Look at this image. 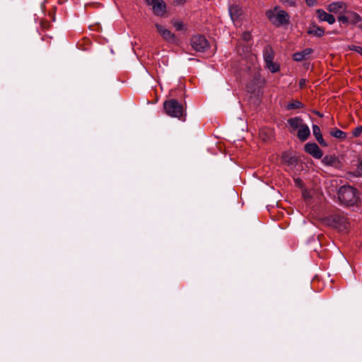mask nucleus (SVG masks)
Segmentation results:
<instances>
[{
	"mask_svg": "<svg viewBox=\"0 0 362 362\" xmlns=\"http://www.w3.org/2000/svg\"><path fill=\"white\" fill-rule=\"evenodd\" d=\"M338 197L346 205H354L358 200L356 189L351 186L346 185L339 188Z\"/></svg>",
	"mask_w": 362,
	"mask_h": 362,
	"instance_id": "nucleus-1",
	"label": "nucleus"
},
{
	"mask_svg": "<svg viewBox=\"0 0 362 362\" xmlns=\"http://www.w3.org/2000/svg\"><path fill=\"white\" fill-rule=\"evenodd\" d=\"M266 14L269 20L276 25H281L288 23L289 17L288 13L285 11L280 9L278 6L269 10Z\"/></svg>",
	"mask_w": 362,
	"mask_h": 362,
	"instance_id": "nucleus-2",
	"label": "nucleus"
},
{
	"mask_svg": "<svg viewBox=\"0 0 362 362\" xmlns=\"http://www.w3.org/2000/svg\"><path fill=\"white\" fill-rule=\"evenodd\" d=\"M165 112L169 116L180 118L183 114V108L176 100L165 101L163 104Z\"/></svg>",
	"mask_w": 362,
	"mask_h": 362,
	"instance_id": "nucleus-3",
	"label": "nucleus"
},
{
	"mask_svg": "<svg viewBox=\"0 0 362 362\" xmlns=\"http://www.w3.org/2000/svg\"><path fill=\"white\" fill-rule=\"evenodd\" d=\"M191 46L197 52H204L209 47V42L205 37L195 35L191 39Z\"/></svg>",
	"mask_w": 362,
	"mask_h": 362,
	"instance_id": "nucleus-4",
	"label": "nucleus"
},
{
	"mask_svg": "<svg viewBox=\"0 0 362 362\" xmlns=\"http://www.w3.org/2000/svg\"><path fill=\"white\" fill-rule=\"evenodd\" d=\"M155 26L163 40L170 43L176 44L177 42L175 35L170 30L158 23H156Z\"/></svg>",
	"mask_w": 362,
	"mask_h": 362,
	"instance_id": "nucleus-5",
	"label": "nucleus"
},
{
	"mask_svg": "<svg viewBox=\"0 0 362 362\" xmlns=\"http://www.w3.org/2000/svg\"><path fill=\"white\" fill-rule=\"evenodd\" d=\"M146 3L152 6L153 13L156 16H163L166 11V4L163 0H146Z\"/></svg>",
	"mask_w": 362,
	"mask_h": 362,
	"instance_id": "nucleus-6",
	"label": "nucleus"
},
{
	"mask_svg": "<svg viewBox=\"0 0 362 362\" xmlns=\"http://www.w3.org/2000/svg\"><path fill=\"white\" fill-rule=\"evenodd\" d=\"M329 224L339 230H344L348 228L349 223L346 217L335 215L332 216Z\"/></svg>",
	"mask_w": 362,
	"mask_h": 362,
	"instance_id": "nucleus-7",
	"label": "nucleus"
},
{
	"mask_svg": "<svg viewBox=\"0 0 362 362\" xmlns=\"http://www.w3.org/2000/svg\"><path fill=\"white\" fill-rule=\"evenodd\" d=\"M305 150L307 153L312 155L315 158H321L322 152L319 146L315 143H308L305 146Z\"/></svg>",
	"mask_w": 362,
	"mask_h": 362,
	"instance_id": "nucleus-8",
	"label": "nucleus"
},
{
	"mask_svg": "<svg viewBox=\"0 0 362 362\" xmlns=\"http://www.w3.org/2000/svg\"><path fill=\"white\" fill-rule=\"evenodd\" d=\"M303 124V120L300 117H295L288 119L287 124L289 129V132L293 133L302 126Z\"/></svg>",
	"mask_w": 362,
	"mask_h": 362,
	"instance_id": "nucleus-9",
	"label": "nucleus"
},
{
	"mask_svg": "<svg viewBox=\"0 0 362 362\" xmlns=\"http://www.w3.org/2000/svg\"><path fill=\"white\" fill-rule=\"evenodd\" d=\"M346 5L341 1L333 2L328 6V11L334 13H341V12L346 13Z\"/></svg>",
	"mask_w": 362,
	"mask_h": 362,
	"instance_id": "nucleus-10",
	"label": "nucleus"
},
{
	"mask_svg": "<svg viewBox=\"0 0 362 362\" xmlns=\"http://www.w3.org/2000/svg\"><path fill=\"white\" fill-rule=\"evenodd\" d=\"M317 16L322 21H326L329 24H333L335 22L334 16L325 12L322 9H318L316 11Z\"/></svg>",
	"mask_w": 362,
	"mask_h": 362,
	"instance_id": "nucleus-11",
	"label": "nucleus"
},
{
	"mask_svg": "<svg viewBox=\"0 0 362 362\" xmlns=\"http://www.w3.org/2000/svg\"><path fill=\"white\" fill-rule=\"evenodd\" d=\"M310 132L308 126L303 124L298 132V137L301 141H305L310 136Z\"/></svg>",
	"mask_w": 362,
	"mask_h": 362,
	"instance_id": "nucleus-12",
	"label": "nucleus"
},
{
	"mask_svg": "<svg viewBox=\"0 0 362 362\" xmlns=\"http://www.w3.org/2000/svg\"><path fill=\"white\" fill-rule=\"evenodd\" d=\"M229 14L232 21L235 23L238 18L242 15V9L238 5L229 7Z\"/></svg>",
	"mask_w": 362,
	"mask_h": 362,
	"instance_id": "nucleus-13",
	"label": "nucleus"
},
{
	"mask_svg": "<svg viewBox=\"0 0 362 362\" xmlns=\"http://www.w3.org/2000/svg\"><path fill=\"white\" fill-rule=\"evenodd\" d=\"M263 57H264V60L265 62V64L270 63L271 62L273 61L274 57V52L270 46L267 45L264 48Z\"/></svg>",
	"mask_w": 362,
	"mask_h": 362,
	"instance_id": "nucleus-14",
	"label": "nucleus"
},
{
	"mask_svg": "<svg viewBox=\"0 0 362 362\" xmlns=\"http://www.w3.org/2000/svg\"><path fill=\"white\" fill-rule=\"evenodd\" d=\"M313 52L310 48H307L300 52H296L293 54V57L295 61L300 62L305 59L309 54Z\"/></svg>",
	"mask_w": 362,
	"mask_h": 362,
	"instance_id": "nucleus-15",
	"label": "nucleus"
},
{
	"mask_svg": "<svg viewBox=\"0 0 362 362\" xmlns=\"http://www.w3.org/2000/svg\"><path fill=\"white\" fill-rule=\"evenodd\" d=\"M313 135L315 136L317 141L320 144V145H322L323 146H327V144L325 141V140L322 138V136L321 132H320V129L317 125L314 124L313 126Z\"/></svg>",
	"mask_w": 362,
	"mask_h": 362,
	"instance_id": "nucleus-16",
	"label": "nucleus"
},
{
	"mask_svg": "<svg viewBox=\"0 0 362 362\" xmlns=\"http://www.w3.org/2000/svg\"><path fill=\"white\" fill-rule=\"evenodd\" d=\"M346 13L349 15V23L351 25H357L358 22L361 21V16L354 11H346Z\"/></svg>",
	"mask_w": 362,
	"mask_h": 362,
	"instance_id": "nucleus-17",
	"label": "nucleus"
},
{
	"mask_svg": "<svg viewBox=\"0 0 362 362\" xmlns=\"http://www.w3.org/2000/svg\"><path fill=\"white\" fill-rule=\"evenodd\" d=\"M308 33L317 37H321L324 35V30L320 27L314 26L309 30Z\"/></svg>",
	"mask_w": 362,
	"mask_h": 362,
	"instance_id": "nucleus-18",
	"label": "nucleus"
},
{
	"mask_svg": "<svg viewBox=\"0 0 362 362\" xmlns=\"http://www.w3.org/2000/svg\"><path fill=\"white\" fill-rule=\"evenodd\" d=\"M255 73L254 79H253L254 86L259 87L262 83L263 80L261 78L260 74L259 73L258 67H255Z\"/></svg>",
	"mask_w": 362,
	"mask_h": 362,
	"instance_id": "nucleus-19",
	"label": "nucleus"
},
{
	"mask_svg": "<svg viewBox=\"0 0 362 362\" xmlns=\"http://www.w3.org/2000/svg\"><path fill=\"white\" fill-rule=\"evenodd\" d=\"M322 162L327 165L334 166L337 164V158L334 156H327L323 158Z\"/></svg>",
	"mask_w": 362,
	"mask_h": 362,
	"instance_id": "nucleus-20",
	"label": "nucleus"
},
{
	"mask_svg": "<svg viewBox=\"0 0 362 362\" xmlns=\"http://www.w3.org/2000/svg\"><path fill=\"white\" fill-rule=\"evenodd\" d=\"M330 134L338 139H344L346 137V133L338 129H334L330 132Z\"/></svg>",
	"mask_w": 362,
	"mask_h": 362,
	"instance_id": "nucleus-21",
	"label": "nucleus"
},
{
	"mask_svg": "<svg viewBox=\"0 0 362 362\" xmlns=\"http://www.w3.org/2000/svg\"><path fill=\"white\" fill-rule=\"evenodd\" d=\"M266 67L272 72V73H276L279 70V65L274 62L273 61L270 63L266 64Z\"/></svg>",
	"mask_w": 362,
	"mask_h": 362,
	"instance_id": "nucleus-22",
	"label": "nucleus"
},
{
	"mask_svg": "<svg viewBox=\"0 0 362 362\" xmlns=\"http://www.w3.org/2000/svg\"><path fill=\"white\" fill-rule=\"evenodd\" d=\"M172 23L173 26L175 27L176 30H182L185 28V25L182 21H177V20H173Z\"/></svg>",
	"mask_w": 362,
	"mask_h": 362,
	"instance_id": "nucleus-23",
	"label": "nucleus"
},
{
	"mask_svg": "<svg viewBox=\"0 0 362 362\" xmlns=\"http://www.w3.org/2000/svg\"><path fill=\"white\" fill-rule=\"evenodd\" d=\"M302 107V103L299 101H293L287 105L288 110L298 109Z\"/></svg>",
	"mask_w": 362,
	"mask_h": 362,
	"instance_id": "nucleus-24",
	"label": "nucleus"
},
{
	"mask_svg": "<svg viewBox=\"0 0 362 362\" xmlns=\"http://www.w3.org/2000/svg\"><path fill=\"white\" fill-rule=\"evenodd\" d=\"M338 21L341 22L342 24H348L349 23V15H341L340 14L338 16Z\"/></svg>",
	"mask_w": 362,
	"mask_h": 362,
	"instance_id": "nucleus-25",
	"label": "nucleus"
},
{
	"mask_svg": "<svg viewBox=\"0 0 362 362\" xmlns=\"http://www.w3.org/2000/svg\"><path fill=\"white\" fill-rule=\"evenodd\" d=\"M362 132V126H359L356 127L353 132L352 134L355 137L358 136Z\"/></svg>",
	"mask_w": 362,
	"mask_h": 362,
	"instance_id": "nucleus-26",
	"label": "nucleus"
},
{
	"mask_svg": "<svg viewBox=\"0 0 362 362\" xmlns=\"http://www.w3.org/2000/svg\"><path fill=\"white\" fill-rule=\"evenodd\" d=\"M351 50L355 51L357 53L362 54V47L356 45H351L350 47Z\"/></svg>",
	"mask_w": 362,
	"mask_h": 362,
	"instance_id": "nucleus-27",
	"label": "nucleus"
},
{
	"mask_svg": "<svg viewBox=\"0 0 362 362\" xmlns=\"http://www.w3.org/2000/svg\"><path fill=\"white\" fill-rule=\"evenodd\" d=\"M356 174L357 176H361L362 177V163H360L356 169Z\"/></svg>",
	"mask_w": 362,
	"mask_h": 362,
	"instance_id": "nucleus-28",
	"label": "nucleus"
},
{
	"mask_svg": "<svg viewBox=\"0 0 362 362\" xmlns=\"http://www.w3.org/2000/svg\"><path fill=\"white\" fill-rule=\"evenodd\" d=\"M243 39L245 41H248L251 39V35L248 32H245L243 33Z\"/></svg>",
	"mask_w": 362,
	"mask_h": 362,
	"instance_id": "nucleus-29",
	"label": "nucleus"
},
{
	"mask_svg": "<svg viewBox=\"0 0 362 362\" xmlns=\"http://www.w3.org/2000/svg\"><path fill=\"white\" fill-rule=\"evenodd\" d=\"M306 1V4H308V6H313L316 3V0H305Z\"/></svg>",
	"mask_w": 362,
	"mask_h": 362,
	"instance_id": "nucleus-30",
	"label": "nucleus"
},
{
	"mask_svg": "<svg viewBox=\"0 0 362 362\" xmlns=\"http://www.w3.org/2000/svg\"><path fill=\"white\" fill-rule=\"evenodd\" d=\"M305 83H306V80H305V79H304V78L301 79V80L300 81V82H299V84H300V88L304 87V86H305Z\"/></svg>",
	"mask_w": 362,
	"mask_h": 362,
	"instance_id": "nucleus-31",
	"label": "nucleus"
},
{
	"mask_svg": "<svg viewBox=\"0 0 362 362\" xmlns=\"http://www.w3.org/2000/svg\"><path fill=\"white\" fill-rule=\"evenodd\" d=\"M358 28L362 30V17L361 16V21L357 23Z\"/></svg>",
	"mask_w": 362,
	"mask_h": 362,
	"instance_id": "nucleus-32",
	"label": "nucleus"
},
{
	"mask_svg": "<svg viewBox=\"0 0 362 362\" xmlns=\"http://www.w3.org/2000/svg\"><path fill=\"white\" fill-rule=\"evenodd\" d=\"M174 1H175L177 4H184L185 0H174Z\"/></svg>",
	"mask_w": 362,
	"mask_h": 362,
	"instance_id": "nucleus-33",
	"label": "nucleus"
},
{
	"mask_svg": "<svg viewBox=\"0 0 362 362\" xmlns=\"http://www.w3.org/2000/svg\"><path fill=\"white\" fill-rule=\"evenodd\" d=\"M303 195H304V197H305V198H308V197H308V194H306V192H304Z\"/></svg>",
	"mask_w": 362,
	"mask_h": 362,
	"instance_id": "nucleus-34",
	"label": "nucleus"
},
{
	"mask_svg": "<svg viewBox=\"0 0 362 362\" xmlns=\"http://www.w3.org/2000/svg\"><path fill=\"white\" fill-rule=\"evenodd\" d=\"M250 90H251V91H252V90H255V88H250Z\"/></svg>",
	"mask_w": 362,
	"mask_h": 362,
	"instance_id": "nucleus-35",
	"label": "nucleus"
}]
</instances>
